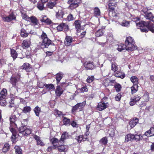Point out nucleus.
<instances>
[{"instance_id": "46", "label": "nucleus", "mask_w": 154, "mask_h": 154, "mask_svg": "<svg viewBox=\"0 0 154 154\" xmlns=\"http://www.w3.org/2000/svg\"><path fill=\"white\" fill-rule=\"evenodd\" d=\"M109 60L112 63L111 65V69L114 72H116L118 69L117 66L115 64L113 63L112 62V60Z\"/></svg>"}, {"instance_id": "16", "label": "nucleus", "mask_w": 154, "mask_h": 154, "mask_svg": "<svg viewBox=\"0 0 154 154\" xmlns=\"http://www.w3.org/2000/svg\"><path fill=\"white\" fill-rule=\"evenodd\" d=\"M34 138L36 140L37 143L38 145H39L41 146L45 145V144L42 141L40 137L36 135H35L33 136Z\"/></svg>"}, {"instance_id": "18", "label": "nucleus", "mask_w": 154, "mask_h": 154, "mask_svg": "<svg viewBox=\"0 0 154 154\" xmlns=\"http://www.w3.org/2000/svg\"><path fill=\"white\" fill-rule=\"evenodd\" d=\"M145 135L147 137H150L154 135V127H151L150 129L146 131Z\"/></svg>"}, {"instance_id": "13", "label": "nucleus", "mask_w": 154, "mask_h": 154, "mask_svg": "<svg viewBox=\"0 0 154 154\" xmlns=\"http://www.w3.org/2000/svg\"><path fill=\"white\" fill-rule=\"evenodd\" d=\"M57 148L60 152H66L68 149V147L64 145H61L60 144L57 145Z\"/></svg>"}, {"instance_id": "19", "label": "nucleus", "mask_w": 154, "mask_h": 154, "mask_svg": "<svg viewBox=\"0 0 154 154\" xmlns=\"http://www.w3.org/2000/svg\"><path fill=\"white\" fill-rule=\"evenodd\" d=\"M138 122V119L137 118H134L132 120L130 121L129 125L131 128H132L137 124Z\"/></svg>"}, {"instance_id": "43", "label": "nucleus", "mask_w": 154, "mask_h": 154, "mask_svg": "<svg viewBox=\"0 0 154 154\" xmlns=\"http://www.w3.org/2000/svg\"><path fill=\"white\" fill-rule=\"evenodd\" d=\"M63 15L64 12L62 10H60L57 13L56 16L57 18H63Z\"/></svg>"}, {"instance_id": "40", "label": "nucleus", "mask_w": 154, "mask_h": 154, "mask_svg": "<svg viewBox=\"0 0 154 154\" xmlns=\"http://www.w3.org/2000/svg\"><path fill=\"white\" fill-rule=\"evenodd\" d=\"M130 24V22L129 21L125 20H123L121 23L120 25L122 26L128 27Z\"/></svg>"}, {"instance_id": "10", "label": "nucleus", "mask_w": 154, "mask_h": 154, "mask_svg": "<svg viewBox=\"0 0 154 154\" xmlns=\"http://www.w3.org/2000/svg\"><path fill=\"white\" fill-rule=\"evenodd\" d=\"M141 97L138 95H136L131 97V98L130 102V105L131 106L134 105L136 103V102L139 101Z\"/></svg>"}, {"instance_id": "17", "label": "nucleus", "mask_w": 154, "mask_h": 154, "mask_svg": "<svg viewBox=\"0 0 154 154\" xmlns=\"http://www.w3.org/2000/svg\"><path fill=\"white\" fill-rule=\"evenodd\" d=\"M72 41L73 39L71 37L66 36L64 44L66 46H69L71 45Z\"/></svg>"}, {"instance_id": "48", "label": "nucleus", "mask_w": 154, "mask_h": 154, "mask_svg": "<svg viewBox=\"0 0 154 154\" xmlns=\"http://www.w3.org/2000/svg\"><path fill=\"white\" fill-rule=\"evenodd\" d=\"M63 123L65 125H70V120L66 117H64L63 119Z\"/></svg>"}, {"instance_id": "62", "label": "nucleus", "mask_w": 154, "mask_h": 154, "mask_svg": "<svg viewBox=\"0 0 154 154\" xmlns=\"http://www.w3.org/2000/svg\"><path fill=\"white\" fill-rule=\"evenodd\" d=\"M121 97V95L120 94H118L115 97V99L116 101H119L120 100Z\"/></svg>"}, {"instance_id": "54", "label": "nucleus", "mask_w": 154, "mask_h": 154, "mask_svg": "<svg viewBox=\"0 0 154 154\" xmlns=\"http://www.w3.org/2000/svg\"><path fill=\"white\" fill-rule=\"evenodd\" d=\"M114 87L115 88L116 91L119 92L120 91L122 87L120 84H117L115 85Z\"/></svg>"}, {"instance_id": "63", "label": "nucleus", "mask_w": 154, "mask_h": 154, "mask_svg": "<svg viewBox=\"0 0 154 154\" xmlns=\"http://www.w3.org/2000/svg\"><path fill=\"white\" fill-rule=\"evenodd\" d=\"M63 23H60L57 27V29L58 31H61L63 30Z\"/></svg>"}, {"instance_id": "27", "label": "nucleus", "mask_w": 154, "mask_h": 154, "mask_svg": "<svg viewBox=\"0 0 154 154\" xmlns=\"http://www.w3.org/2000/svg\"><path fill=\"white\" fill-rule=\"evenodd\" d=\"M68 137V133L65 132L62 134L60 139V142L63 143L64 140Z\"/></svg>"}, {"instance_id": "38", "label": "nucleus", "mask_w": 154, "mask_h": 154, "mask_svg": "<svg viewBox=\"0 0 154 154\" xmlns=\"http://www.w3.org/2000/svg\"><path fill=\"white\" fill-rule=\"evenodd\" d=\"M34 111L36 116H39V113L41 112L40 108L38 106H37L34 109Z\"/></svg>"}, {"instance_id": "26", "label": "nucleus", "mask_w": 154, "mask_h": 154, "mask_svg": "<svg viewBox=\"0 0 154 154\" xmlns=\"http://www.w3.org/2000/svg\"><path fill=\"white\" fill-rule=\"evenodd\" d=\"M134 135L132 134H128L125 137V141H132L134 140Z\"/></svg>"}, {"instance_id": "52", "label": "nucleus", "mask_w": 154, "mask_h": 154, "mask_svg": "<svg viewBox=\"0 0 154 154\" xmlns=\"http://www.w3.org/2000/svg\"><path fill=\"white\" fill-rule=\"evenodd\" d=\"M44 3L42 2H38L37 4V7L40 10H42L44 9Z\"/></svg>"}, {"instance_id": "58", "label": "nucleus", "mask_w": 154, "mask_h": 154, "mask_svg": "<svg viewBox=\"0 0 154 154\" xmlns=\"http://www.w3.org/2000/svg\"><path fill=\"white\" fill-rule=\"evenodd\" d=\"M140 31L143 32H146L148 31L149 29L146 26H143V27L140 28Z\"/></svg>"}, {"instance_id": "36", "label": "nucleus", "mask_w": 154, "mask_h": 154, "mask_svg": "<svg viewBox=\"0 0 154 154\" xmlns=\"http://www.w3.org/2000/svg\"><path fill=\"white\" fill-rule=\"evenodd\" d=\"M86 104V101H84L82 103H80L77 104V105H78V106L79 108V111H80L82 110L84 107L85 106Z\"/></svg>"}, {"instance_id": "23", "label": "nucleus", "mask_w": 154, "mask_h": 154, "mask_svg": "<svg viewBox=\"0 0 154 154\" xmlns=\"http://www.w3.org/2000/svg\"><path fill=\"white\" fill-rule=\"evenodd\" d=\"M55 92L56 95L57 96L59 97L63 93V90L60 86H57V87Z\"/></svg>"}, {"instance_id": "20", "label": "nucleus", "mask_w": 154, "mask_h": 154, "mask_svg": "<svg viewBox=\"0 0 154 154\" xmlns=\"http://www.w3.org/2000/svg\"><path fill=\"white\" fill-rule=\"evenodd\" d=\"M31 21L33 24L37 28L39 27V24L38 22V20L36 17H30L29 21Z\"/></svg>"}, {"instance_id": "7", "label": "nucleus", "mask_w": 154, "mask_h": 154, "mask_svg": "<svg viewBox=\"0 0 154 154\" xmlns=\"http://www.w3.org/2000/svg\"><path fill=\"white\" fill-rule=\"evenodd\" d=\"M81 2V0H68L67 3L70 5L69 8L73 10L79 6V4Z\"/></svg>"}, {"instance_id": "42", "label": "nucleus", "mask_w": 154, "mask_h": 154, "mask_svg": "<svg viewBox=\"0 0 154 154\" xmlns=\"http://www.w3.org/2000/svg\"><path fill=\"white\" fill-rule=\"evenodd\" d=\"M149 22V27H147L148 28L150 31H151L152 33H154V29L153 28H154V22L152 23L150 22Z\"/></svg>"}, {"instance_id": "33", "label": "nucleus", "mask_w": 154, "mask_h": 154, "mask_svg": "<svg viewBox=\"0 0 154 154\" xmlns=\"http://www.w3.org/2000/svg\"><path fill=\"white\" fill-rule=\"evenodd\" d=\"M63 74L62 72H59L56 75V79L57 81V84L58 85L60 81L62 78Z\"/></svg>"}, {"instance_id": "31", "label": "nucleus", "mask_w": 154, "mask_h": 154, "mask_svg": "<svg viewBox=\"0 0 154 154\" xmlns=\"http://www.w3.org/2000/svg\"><path fill=\"white\" fill-rule=\"evenodd\" d=\"M50 140L54 146L57 145V143H58V145H59V144L62 143V142H60V140H58L57 139L55 138L50 139Z\"/></svg>"}, {"instance_id": "45", "label": "nucleus", "mask_w": 154, "mask_h": 154, "mask_svg": "<svg viewBox=\"0 0 154 154\" xmlns=\"http://www.w3.org/2000/svg\"><path fill=\"white\" fill-rule=\"evenodd\" d=\"M10 148V146L8 143H5L3 148V151L6 152L9 150Z\"/></svg>"}, {"instance_id": "41", "label": "nucleus", "mask_w": 154, "mask_h": 154, "mask_svg": "<svg viewBox=\"0 0 154 154\" xmlns=\"http://www.w3.org/2000/svg\"><path fill=\"white\" fill-rule=\"evenodd\" d=\"M14 149H15L16 154H22V150L18 146H16L14 147Z\"/></svg>"}, {"instance_id": "12", "label": "nucleus", "mask_w": 154, "mask_h": 154, "mask_svg": "<svg viewBox=\"0 0 154 154\" xmlns=\"http://www.w3.org/2000/svg\"><path fill=\"white\" fill-rule=\"evenodd\" d=\"M31 42L30 40H25L23 41L21 45L23 49H26L30 47Z\"/></svg>"}, {"instance_id": "15", "label": "nucleus", "mask_w": 154, "mask_h": 154, "mask_svg": "<svg viewBox=\"0 0 154 154\" xmlns=\"http://www.w3.org/2000/svg\"><path fill=\"white\" fill-rule=\"evenodd\" d=\"M136 25L137 26L141 27L143 26H146V27H149V22H147L144 21H141L138 23H136Z\"/></svg>"}, {"instance_id": "37", "label": "nucleus", "mask_w": 154, "mask_h": 154, "mask_svg": "<svg viewBox=\"0 0 154 154\" xmlns=\"http://www.w3.org/2000/svg\"><path fill=\"white\" fill-rule=\"evenodd\" d=\"M125 49H126V46H125V44L122 43L118 45V47L117 48V50L119 51H121Z\"/></svg>"}, {"instance_id": "25", "label": "nucleus", "mask_w": 154, "mask_h": 154, "mask_svg": "<svg viewBox=\"0 0 154 154\" xmlns=\"http://www.w3.org/2000/svg\"><path fill=\"white\" fill-rule=\"evenodd\" d=\"M101 12L100 9L95 7L94 9V15L96 17H99L100 16Z\"/></svg>"}, {"instance_id": "55", "label": "nucleus", "mask_w": 154, "mask_h": 154, "mask_svg": "<svg viewBox=\"0 0 154 154\" xmlns=\"http://www.w3.org/2000/svg\"><path fill=\"white\" fill-rule=\"evenodd\" d=\"M55 5V2H49L48 3L47 6L48 8H52Z\"/></svg>"}, {"instance_id": "9", "label": "nucleus", "mask_w": 154, "mask_h": 154, "mask_svg": "<svg viewBox=\"0 0 154 154\" xmlns=\"http://www.w3.org/2000/svg\"><path fill=\"white\" fill-rule=\"evenodd\" d=\"M108 102L105 103L103 101L99 103L97 106V110L101 111L107 108L109 106Z\"/></svg>"}, {"instance_id": "56", "label": "nucleus", "mask_w": 154, "mask_h": 154, "mask_svg": "<svg viewBox=\"0 0 154 154\" xmlns=\"http://www.w3.org/2000/svg\"><path fill=\"white\" fill-rule=\"evenodd\" d=\"M94 79V76H89L87 79V82L88 83H91L93 82Z\"/></svg>"}, {"instance_id": "64", "label": "nucleus", "mask_w": 154, "mask_h": 154, "mask_svg": "<svg viewBox=\"0 0 154 154\" xmlns=\"http://www.w3.org/2000/svg\"><path fill=\"white\" fill-rule=\"evenodd\" d=\"M47 17L45 15H42V18L40 19V20L42 22H45L46 20H47Z\"/></svg>"}, {"instance_id": "22", "label": "nucleus", "mask_w": 154, "mask_h": 154, "mask_svg": "<svg viewBox=\"0 0 154 154\" xmlns=\"http://www.w3.org/2000/svg\"><path fill=\"white\" fill-rule=\"evenodd\" d=\"M84 67L87 69H92L94 67L92 62H86L84 63Z\"/></svg>"}, {"instance_id": "57", "label": "nucleus", "mask_w": 154, "mask_h": 154, "mask_svg": "<svg viewBox=\"0 0 154 154\" xmlns=\"http://www.w3.org/2000/svg\"><path fill=\"white\" fill-rule=\"evenodd\" d=\"M63 30L66 31L69 29V26L67 24L65 23H63Z\"/></svg>"}, {"instance_id": "14", "label": "nucleus", "mask_w": 154, "mask_h": 154, "mask_svg": "<svg viewBox=\"0 0 154 154\" xmlns=\"http://www.w3.org/2000/svg\"><path fill=\"white\" fill-rule=\"evenodd\" d=\"M21 69H25L27 72H29L32 71V68L30 64L28 63H24L21 66Z\"/></svg>"}, {"instance_id": "50", "label": "nucleus", "mask_w": 154, "mask_h": 154, "mask_svg": "<svg viewBox=\"0 0 154 154\" xmlns=\"http://www.w3.org/2000/svg\"><path fill=\"white\" fill-rule=\"evenodd\" d=\"M31 110V109L30 106H25L24 107L23 110V112L25 113L29 112Z\"/></svg>"}, {"instance_id": "5", "label": "nucleus", "mask_w": 154, "mask_h": 154, "mask_svg": "<svg viewBox=\"0 0 154 154\" xmlns=\"http://www.w3.org/2000/svg\"><path fill=\"white\" fill-rule=\"evenodd\" d=\"M20 76L19 75H17L16 77H12L10 79V82L12 85V89L14 88L17 90V91L14 93L15 94H16L18 92V88L17 86L19 82H20Z\"/></svg>"}, {"instance_id": "3", "label": "nucleus", "mask_w": 154, "mask_h": 154, "mask_svg": "<svg viewBox=\"0 0 154 154\" xmlns=\"http://www.w3.org/2000/svg\"><path fill=\"white\" fill-rule=\"evenodd\" d=\"M125 44L127 51H133L137 49V47L135 44L134 39L131 36L126 38Z\"/></svg>"}, {"instance_id": "6", "label": "nucleus", "mask_w": 154, "mask_h": 154, "mask_svg": "<svg viewBox=\"0 0 154 154\" xmlns=\"http://www.w3.org/2000/svg\"><path fill=\"white\" fill-rule=\"evenodd\" d=\"M19 131L20 134L24 135L30 134L32 131V128L29 126H23L19 128Z\"/></svg>"}, {"instance_id": "8", "label": "nucleus", "mask_w": 154, "mask_h": 154, "mask_svg": "<svg viewBox=\"0 0 154 154\" xmlns=\"http://www.w3.org/2000/svg\"><path fill=\"white\" fill-rule=\"evenodd\" d=\"M16 16L13 13L10 14L8 16H2L3 20L5 22H9L16 19Z\"/></svg>"}, {"instance_id": "1", "label": "nucleus", "mask_w": 154, "mask_h": 154, "mask_svg": "<svg viewBox=\"0 0 154 154\" xmlns=\"http://www.w3.org/2000/svg\"><path fill=\"white\" fill-rule=\"evenodd\" d=\"M17 119V117L15 115H12L10 118V129L12 134L11 136V140L13 142L15 141L16 138V132L14 129V128L17 127V125L15 122Z\"/></svg>"}, {"instance_id": "29", "label": "nucleus", "mask_w": 154, "mask_h": 154, "mask_svg": "<svg viewBox=\"0 0 154 154\" xmlns=\"http://www.w3.org/2000/svg\"><path fill=\"white\" fill-rule=\"evenodd\" d=\"M114 75L116 77L120 78L122 79H123L125 77V75L123 73L118 71L115 72Z\"/></svg>"}, {"instance_id": "49", "label": "nucleus", "mask_w": 154, "mask_h": 154, "mask_svg": "<svg viewBox=\"0 0 154 154\" xmlns=\"http://www.w3.org/2000/svg\"><path fill=\"white\" fill-rule=\"evenodd\" d=\"M74 24L75 25V27L76 29H79L81 26V23L80 21L79 20H76L74 22Z\"/></svg>"}, {"instance_id": "35", "label": "nucleus", "mask_w": 154, "mask_h": 154, "mask_svg": "<svg viewBox=\"0 0 154 154\" xmlns=\"http://www.w3.org/2000/svg\"><path fill=\"white\" fill-rule=\"evenodd\" d=\"M11 56L13 57V60H14L17 57V53L15 50L13 49H11Z\"/></svg>"}, {"instance_id": "11", "label": "nucleus", "mask_w": 154, "mask_h": 154, "mask_svg": "<svg viewBox=\"0 0 154 154\" xmlns=\"http://www.w3.org/2000/svg\"><path fill=\"white\" fill-rule=\"evenodd\" d=\"M75 139L79 143H81L82 141H85L88 140V138L86 137V136H83V135L77 136L76 137Z\"/></svg>"}, {"instance_id": "2", "label": "nucleus", "mask_w": 154, "mask_h": 154, "mask_svg": "<svg viewBox=\"0 0 154 154\" xmlns=\"http://www.w3.org/2000/svg\"><path fill=\"white\" fill-rule=\"evenodd\" d=\"M39 38L41 40L39 42V44L42 48H48L50 45L54 44L52 43L51 41L48 38L46 33L43 31Z\"/></svg>"}, {"instance_id": "21", "label": "nucleus", "mask_w": 154, "mask_h": 154, "mask_svg": "<svg viewBox=\"0 0 154 154\" xmlns=\"http://www.w3.org/2000/svg\"><path fill=\"white\" fill-rule=\"evenodd\" d=\"M104 32L105 27H102L96 31L95 33V35L97 37L101 36L103 35Z\"/></svg>"}, {"instance_id": "32", "label": "nucleus", "mask_w": 154, "mask_h": 154, "mask_svg": "<svg viewBox=\"0 0 154 154\" xmlns=\"http://www.w3.org/2000/svg\"><path fill=\"white\" fill-rule=\"evenodd\" d=\"M138 84H134L131 87V93L132 94L135 93L138 90Z\"/></svg>"}, {"instance_id": "61", "label": "nucleus", "mask_w": 154, "mask_h": 154, "mask_svg": "<svg viewBox=\"0 0 154 154\" xmlns=\"http://www.w3.org/2000/svg\"><path fill=\"white\" fill-rule=\"evenodd\" d=\"M74 19L73 15L71 14H69L67 17V19L69 21L73 20Z\"/></svg>"}, {"instance_id": "24", "label": "nucleus", "mask_w": 154, "mask_h": 154, "mask_svg": "<svg viewBox=\"0 0 154 154\" xmlns=\"http://www.w3.org/2000/svg\"><path fill=\"white\" fill-rule=\"evenodd\" d=\"M145 17L147 19L149 20L152 21H154V17L153 16L152 14L151 13H145Z\"/></svg>"}, {"instance_id": "44", "label": "nucleus", "mask_w": 154, "mask_h": 154, "mask_svg": "<svg viewBox=\"0 0 154 154\" xmlns=\"http://www.w3.org/2000/svg\"><path fill=\"white\" fill-rule=\"evenodd\" d=\"M20 35L22 37H26L28 35V33H27L24 29H22L21 31Z\"/></svg>"}, {"instance_id": "59", "label": "nucleus", "mask_w": 154, "mask_h": 154, "mask_svg": "<svg viewBox=\"0 0 154 154\" xmlns=\"http://www.w3.org/2000/svg\"><path fill=\"white\" fill-rule=\"evenodd\" d=\"M78 105H77V104H76L75 106H73V107H72V113H74L77 110L79 109V108H78Z\"/></svg>"}, {"instance_id": "34", "label": "nucleus", "mask_w": 154, "mask_h": 154, "mask_svg": "<svg viewBox=\"0 0 154 154\" xmlns=\"http://www.w3.org/2000/svg\"><path fill=\"white\" fill-rule=\"evenodd\" d=\"M131 80L134 84H138V79L136 76H132L131 78Z\"/></svg>"}, {"instance_id": "47", "label": "nucleus", "mask_w": 154, "mask_h": 154, "mask_svg": "<svg viewBox=\"0 0 154 154\" xmlns=\"http://www.w3.org/2000/svg\"><path fill=\"white\" fill-rule=\"evenodd\" d=\"M107 139L106 137L102 138L100 141V143L105 145L107 143Z\"/></svg>"}, {"instance_id": "60", "label": "nucleus", "mask_w": 154, "mask_h": 154, "mask_svg": "<svg viewBox=\"0 0 154 154\" xmlns=\"http://www.w3.org/2000/svg\"><path fill=\"white\" fill-rule=\"evenodd\" d=\"M0 104L2 106H5L6 105V102L5 99H0Z\"/></svg>"}, {"instance_id": "30", "label": "nucleus", "mask_w": 154, "mask_h": 154, "mask_svg": "<svg viewBox=\"0 0 154 154\" xmlns=\"http://www.w3.org/2000/svg\"><path fill=\"white\" fill-rule=\"evenodd\" d=\"M7 93V91L6 89H4L1 91L0 94V99H5Z\"/></svg>"}, {"instance_id": "51", "label": "nucleus", "mask_w": 154, "mask_h": 154, "mask_svg": "<svg viewBox=\"0 0 154 154\" xmlns=\"http://www.w3.org/2000/svg\"><path fill=\"white\" fill-rule=\"evenodd\" d=\"M134 140H136V141L142 140V137L141 134H136L134 135Z\"/></svg>"}, {"instance_id": "39", "label": "nucleus", "mask_w": 154, "mask_h": 154, "mask_svg": "<svg viewBox=\"0 0 154 154\" xmlns=\"http://www.w3.org/2000/svg\"><path fill=\"white\" fill-rule=\"evenodd\" d=\"M43 86H45V88L48 90L53 89L54 88V85L52 84H43Z\"/></svg>"}, {"instance_id": "28", "label": "nucleus", "mask_w": 154, "mask_h": 154, "mask_svg": "<svg viewBox=\"0 0 154 154\" xmlns=\"http://www.w3.org/2000/svg\"><path fill=\"white\" fill-rule=\"evenodd\" d=\"M20 12L22 18L26 20L29 21L30 17L27 15L26 12L23 10H21Z\"/></svg>"}, {"instance_id": "4", "label": "nucleus", "mask_w": 154, "mask_h": 154, "mask_svg": "<svg viewBox=\"0 0 154 154\" xmlns=\"http://www.w3.org/2000/svg\"><path fill=\"white\" fill-rule=\"evenodd\" d=\"M116 5L117 2L113 0H109V14H110L111 13H112V16L114 17L113 20H115L114 21L116 22H117V21L116 20H118L119 18V14L116 13L113 11Z\"/></svg>"}, {"instance_id": "53", "label": "nucleus", "mask_w": 154, "mask_h": 154, "mask_svg": "<svg viewBox=\"0 0 154 154\" xmlns=\"http://www.w3.org/2000/svg\"><path fill=\"white\" fill-rule=\"evenodd\" d=\"M54 115L56 116H59L62 115V112L59 111L58 110L56 109L54 110Z\"/></svg>"}]
</instances>
